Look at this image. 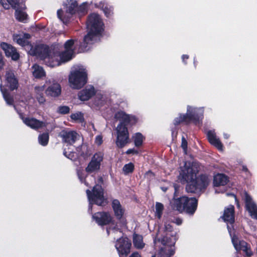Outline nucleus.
Wrapping results in <instances>:
<instances>
[{"label":"nucleus","mask_w":257,"mask_h":257,"mask_svg":"<svg viewBox=\"0 0 257 257\" xmlns=\"http://www.w3.org/2000/svg\"><path fill=\"white\" fill-rule=\"evenodd\" d=\"M74 41L72 39L67 41L64 44L65 51L60 53L62 46L57 44L49 47L46 45H41L36 49L37 52L33 54H39L40 58L45 64L51 67L59 66L61 62H67L72 59L74 49L73 46Z\"/></svg>","instance_id":"nucleus-1"},{"label":"nucleus","mask_w":257,"mask_h":257,"mask_svg":"<svg viewBox=\"0 0 257 257\" xmlns=\"http://www.w3.org/2000/svg\"><path fill=\"white\" fill-rule=\"evenodd\" d=\"M198 170L196 164L185 163L183 167H181L180 177H182L183 183H187L186 187L188 192L195 193L205 189L209 184L208 178L205 176L197 177Z\"/></svg>","instance_id":"nucleus-2"},{"label":"nucleus","mask_w":257,"mask_h":257,"mask_svg":"<svg viewBox=\"0 0 257 257\" xmlns=\"http://www.w3.org/2000/svg\"><path fill=\"white\" fill-rule=\"evenodd\" d=\"M87 34L80 46L81 52L88 51L90 46L98 40L103 30V23L100 17L95 13L91 14L87 21Z\"/></svg>","instance_id":"nucleus-3"},{"label":"nucleus","mask_w":257,"mask_h":257,"mask_svg":"<svg viewBox=\"0 0 257 257\" xmlns=\"http://www.w3.org/2000/svg\"><path fill=\"white\" fill-rule=\"evenodd\" d=\"M115 118L120 121L116 127L117 139L116 145L118 148H123L128 143L129 140V133L126 124L136 123L137 118L132 115H129L122 111L117 112L114 115Z\"/></svg>","instance_id":"nucleus-4"},{"label":"nucleus","mask_w":257,"mask_h":257,"mask_svg":"<svg viewBox=\"0 0 257 257\" xmlns=\"http://www.w3.org/2000/svg\"><path fill=\"white\" fill-rule=\"evenodd\" d=\"M87 71L82 66L72 70L69 76L70 86L73 89H80L87 83Z\"/></svg>","instance_id":"nucleus-5"},{"label":"nucleus","mask_w":257,"mask_h":257,"mask_svg":"<svg viewBox=\"0 0 257 257\" xmlns=\"http://www.w3.org/2000/svg\"><path fill=\"white\" fill-rule=\"evenodd\" d=\"M197 207V200L195 198H188L182 196L174 200V209L179 212L185 211L188 214L192 215Z\"/></svg>","instance_id":"nucleus-6"},{"label":"nucleus","mask_w":257,"mask_h":257,"mask_svg":"<svg viewBox=\"0 0 257 257\" xmlns=\"http://www.w3.org/2000/svg\"><path fill=\"white\" fill-rule=\"evenodd\" d=\"M61 136L66 145V146H64V155L70 160H74L77 157L76 154L70 151L69 150L71 149L69 147L67 148L66 147L72 146L77 140L80 139V135L74 131H64L62 132Z\"/></svg>","instance_id":"nucleus-7"},{"label":"nucleus","mask_w":257,"mask_h":257,"mask_svg":"<svg viewBox=\"0 0 257 257\" xmlns=\"http://www.w3.org/2000/svg\"><path fill=\"white\" fill-rule=\"evenodd\" d=\"M175 234V232H172V226L169 224H166L164 228L159 230L154 242L156 243L158 240L161 241L163 245L172 247L176 240Z\"/></svg>","instance_id":"nucleus-8"},{"label":"nucleus","mask_w":257,"mask_h":257,"mask_svg":"<svg viewBox=\"0 0 257 257\" xmlns=\"http://www.w3.org/2000/svg\"><path fill=\"white\" fill-rule=\"evenodd\" d=\"M203 108H194L188 106L187 111L186 114L180 115L174 120L175 124H178L181 122H189L193 121L195 123H199L202 120L203 114Z\"/></svg>","instance_id":"nucleus-9"},{"label":"nucleus","mask_w":257,"mask_h":257,"mask_svg":"<svg viewBox=\"0 0 257 257\" xmlns=\"http://www.w3.org/2000/svg\"><path fill=\"white\" fill-rule=\"evenodd\" d=\"M86 194L89 202L88 211L92 212V204H96L97 205H102L104 198L103 190L101 186L98 185L95 186L92 190V193L89 190H86Z\"/></svg>","instance_id":"nucleus-10"},{"label":"nucleus","mask_w":257,"mask_h":257,"mask_svg":"<svg viewBox=\"0 0 257 257\" xmlns=\"http://www.w3.org/2000/svg\"><path fill=\"white\" fill-rule=\"evenodd\" d=\"M227 229L231 237L232 244L236 250H242L246 256H250L252 254V252L250 249L249 245L245 241L239 240L234 234H232L231 227L227 225Z\"/></svg>","instance_id":"nucleus-11"},{"label":"nucleus","mask_w":257,"mask_h":257,"mask_svg":"<svg viewBox=\"0 0 257 257\" xmlns=\"http://www.w3.org/2000/svg\"><path fill=\"white\" fill-rule=\"evenodd\" d=\"M31 36L29 34L27 33H20L19 34H15L13 36L14 40L17 42L19 45L24 47L27 46L28 48H30V50L29 51V53L31 55H36L40 58V56L39 54H33V52H37V48L42 45H38L36 46L35 48H33L31 45L30 44L29 39L30 38Z\"/></svg>","instance_id":"nucleus-12"},{"label":"nucleus","mask_w":257,"mask_h":257,"mask_svg":"<svg viewBox=\"0 0 257 257\" xmlns=\"http://www.w3.org/2000/svg\"><path fill=\"white\" fill-rule=\"evenodd\" d=\"M132 244L127 237H120L117 239L115 247L120 257L126 256L130 252Z\"/></svg>","instance_id":"nucleus-13"},{"label":"nucleus","mask_w":257,"mask_h":257,"mask_svg":"<svg viewBox=\"0 0 257 257\" xmlns=\"http://www.w3.org/2000/svg\"><path fill=\"white\" fill-rule=\"evenodd\" d=\"M77 6V5L76 1L70 0L67 5L66 12L65 15H63V12L61 10H59L57 11L58 18L63 23L66 22L70 16L76 12Z\"/></svg>","instance_id":"nucleus-14"},{"label":"nucleus","mask_w":257,"mask_h":257,"mask_svg":"<svg viewBox=\"0 0 257 257\" xmlns=\"http://www.w3.org/2000/svg\"><path fill=\"white\" fill-rule=\"evenodd\" d=\"M103 157V154L101 152L95 153L86 168V171L88 173H92L98 171L100 169Z\"/></svg>","instance_id":"nucleus-15"},{"label":"nucleus","mask_w":257,"mask_h":257,"mask_svg":"<svg viewBox=\"0 0 257 257\" xmlns=\"http://www.w3.org/2000/svg\"><path fill=\"white\" fill-rule=\"evenodd\" d=\"M92 218L96 222L100 225H106L112 220V217L108 212H97L92 215Z\"/></svg>","instance_id":"nucleus-16"},{"label":"nucleus","mask_w":257,"mask_h":257,"mask_svg":"<svg viewBox=\"0 0 257 257\" xmlns=\"http://www.w3.org/2000/svg\"><path fill=\"white\" fill-rule=\"evenodd\" d=\"M1 47L5 52L7 57H10L13 60L16 61L19 58L20 55L16 49L13 46L6 43L1 44Z\"/></svg>","instance_id":"nucleus-17"},{"label":"nucleus","mask_w":257,"mask_h":257,"mask_svg":"<svg viewBox=\"0 0 257 257\" xmlns=\"http://www.w3.org/2000/svg\"><path fill=\"white\" fill-rule=\"evenodd\" d=\"M244 195L246 209L252 218L257 219V206L256 204L247 193L245 192Z\"/></svg>","instance_id":"nucleus-18"},{"label":"nucleus","mask_w":257,"mask_h":257,"mask_svg":"<svg viewBox=\"0 0 257 257\" xmlns=\"http://www.w3.org/2000/svg\"><path fill=\"white\" fill-rule=\"evenodd\" d=\"M46 94L48 96L56 97L59 96L61 93V87L60 85L54 81L45 90Z\"/></svg>","instance_id":"nucleus-19"},{"label":"nucleus","mask_w":257,"mask_h":257,"mask_svg":"<svg viewBox=\"0 0 257 257\" xmlns=\"http://www.w3.org/2000/svg\"><path fill=\"white\" fill-rule=\"evenodd\" d=\"M111 205L115 217L119 220L122 219L125 213V209L120 202L117 199H114L112 201Z\"/></svg>","instance_id":"nucleus-20"},{"label":"nucleus","mask_w":257,"mask_h":257,"mask_svg":"<svg viewBox=\"0 0 257 257\" xmlns=\"http://www.w3.org/2000/svg\"><path fill=\"white\" fill-rule=\"evenodd\" d=\"M20 117L23 122L28 126L33 129H38L45 125L43 121H40L34 118H24L21 114H20Z\"/></svg>","instance_id":"nucleus-21"},{"label":"nucleus","mask_w":257,"mask_h":257,"mask_svg":"<svg viewBox=\"0 0 257 257\" xmlns=\"http://www.w3.org/2000/svg\"><path fill=\"white\" fill-rule=\"evenodd\" d=\"M6 79L7 83V86L11 90L17 89L18 87V81L16 79L14 73L10 70L6 71Z\"/></svg>","instance_id":"nucleus-22"},{"label":"nucleus","mask_w":257,"mask_h":257,"mask_svg":"<svg viewBox=\"0 0 257 257\" xmlns=\"http://www.w3.org/2000/svg\"><path fill=\"white\" fill-rule=\"evenodd\" d=\"M207 137L211 144L216 147L219 150L222 151L223 145L219 139L217 137L214 130L209 131L207 133Z\"/></svg>","instance_id":"nucleus-23"},{"label":"nucleus","mask_w":257,"mask_h":257,"mask_svg":"<svg viewBox=\"0 0 257 257\" xmlns=\"http://www.w3.org/2000/svg\"><path fill=\"white\" fill-rule=\"evenodd\" d=\"M234 208L233 205H229L224 209L222 218L227 223L232 224L234 221Z\"/></svg>","instance_id":"nucleus-24"},{"label":"nucleus","mask_w":257,"mask_h":257,"mask_svg":"<svg viewBox=\"0 0 257 257\" xmlns=\"http://www.w3.org/2000/svg\"><path fill=\"white\" fill-rule=\"evenodd\" d=\"M95 93L94 88L92 86H88L79 92L78 97L81 100L86 101L91 98Z\"/></svg>","instance_id":"nucleus-25"},{"label":"nucleus","mask_w":257,"mask_h":257,"mask_svg":"<svg viewBox=\"0 0 257 257\" xmlns=\"http://www.w3.org/2000/svg\"><path fill=\"white\" fill-rule=\"evenodd\" d=\"M45 85L36 86L34 88L35 97L40 104H44L46 101L43 94Z\"/></svg>","instance_id":"nucleus-26"},{"label":"nucleus","mask_w":257,"mask_h":257,"mask_svg":"<svg viewBox=\"0 0 257 257\" xmlns=\"http://www.w3.org/2000/svg\"><path fill=\"white\" fill-rule=\"evenodd\" d=\"M228 181L226 176L222 174H218L214 177L213 183L215 186H224Z\"/></svg>","instance_id":"nucleus-27"},{"label":"nucleus","mask_w":257,"mask_h":257,"mask_svg":"<svg viewBox=\"0 0 257 257\" xmlns=\"http://www.w3.org/2000/svg\"><path fill=\"white\" fill-rule=\"evenodd\" d=\"M32 69L33 75L36 78H41L46 75L43 68L37 64L34 65L32 67Z\"/></svg>","instance_id":"nucleus-28"},{"label":"nucleus","mask_w":257,"mask_h":257,"mask_svg":"<svg viewBox=\"0 0 257 257\" xmlns=\"http://www.w3.org/2000/svg\"><path fill=\"white\" fill-rule=\"evenodd\" d=\"M133 244L137 249H142L145 246L143 236L141 235L134 233L133 235Z\"/></svg>","instance_id":"nucleus-29"},{"label":"nucleus","mask_w":257,"mask_h":257,"mask_svg":"<svg viewBox=\"0 0 257 257\" xmlns=\"http://www.w3.org/2000/svg\"><path fill=\"white\" fill-rule=\"evenodd\" d=\"M1 87V90L3 94V97L6 101L7 103L9 105L13 104V97L10 94L9 92L8 91V90L4 88V87L1 84L0 86Z\"/></svg>","instance_id":"nucleus-30"},{"label":"nucleus","mask_w":257,"mask_h":257,"mask_svg":"<svg viewBox=\"0 0 257 257\" xmlns=\"http://www.w3.org/2000/svg\"><path fill=\"white\" fill-rule=\"evenodd\" d=\"M27 14L23 10H20L18 8L16 9L15 17L18 21L24 22L27 19Z\"/></svg>","instance_id":"nucleus-31"},{"label":"nucleus","mask_w":257,"mask_h":257,"mask_svg":"<svg viewBox=\"0 0 257 257\" xmlns=\"http://www.w3.org/2000/svg\"><path fill=\"white\" fill-rule=\"evenodd\" d=\"M133 138L136 146L139 147L142 145L144 140V137L141 133H137L135 134L133 136Z\"/></svg>","instance_id":"nucleus-32"},{"label":"nucleus","mask_w":257,"mask_h":257,"mask_svg":"<svg viewBox=\"0 0 257 257\" xmlns=\"http://www.w3.org/2000/svg\"><path fill=\"white\" fill-rule=\"evenodd\" d=\"M39 143L42 146H46L47 145L49 141V135L47 133H44L40 135L38 138Z\"/></svg>","instance_id":"nucleus-33"},{"label":"nucleus","mask_w":257,"mask_h":257,"mask_svg":"<svg viewBox=\"0 0 257 257\" xmlns=\"http://www.w3.org/2000/svg\"><path fill=\"white\" fill-rule=\"evenodd\" d=\"M163 210V205L161 203L157 202L156 204L155 215L158 218L160 219L161 217Z\"/></svg>","instance_id":"nucleus-34"},{"label":"nucleus","mask_w":257,"mask_h":257,"mask_svg":"<svg viewBox=\"0 0 257 257\" xmlns=\"http://www.w3.org/2000/svg\"><path fill=\"white\" fill-rule=\"evenodd\" d=\"M134 169V165L133 163H130L125 165L122 169L123 171L125 174H128L132 173Z\"/></svg>","instance_id":"nucleus-35"},{"label":"nucleus","mask_w":257,"mask_h":257,"mask_svg":"<svg viewBox=\"0 0 257 257\" xmlns=\"http://www.w3.org/2000/svg\"><path fill=\"white\" fill-rule=\"evenodd\" d=\"M87 9V3H83L79 7H77L76 11L81 14H84L86 12Z\"/></svg>","instance_id":"nucleus-36"},{"label":"nucleus","mask_w":257,"mask_h":257,"mask_svg":"<svg viewBox=\"0 0 257 257\" xmlns=\"http://www.w3.org/2000/svg\"><path fill=\"white\" fill-rule=\"evenodd\" d=\"M71 118L76 121H80L82 119L83 115L81 112H76L71 115Z\"/></svg>","instance_id":"nucleus-37"},{"label":"nucleus","mask_w":257,"mask_h":257,"mask_svg":"<svg viewBox=\"0 0 257 257\" xmlns=\"http://www.w3.org/2000/svg\"><path fill=\"white\" fill-rule=\"evenodd\" d=\"M107 232L108 235L111 233L116 232L117 233H119V236H121L122 234L121 232L119 229H117L115 226L111 227V226L107 229Z\"/></svg>","instance_id":"nucleus-38"},{"label":"nucleus","mask_w":257,"mask_h":257,"mask_svg":"<svg viewBox=\"0 0 257 257\" xmlns=\"http://www.w3.org/2000/svg\"><path fill=\"white\" fill-rule=\"evenodd\" d=\"M7 1L14 9H17L19 7L20 0H7Z\"/></svg>","instance_id":"nucleus-39"},{"label":"nucleus","mask_w":257,"mask_h":257,"mask_svg":"<svg viewBox=\"0 0 257 257\" xmlns=\"http://www.w3.org/2000/svg\"><path fill=\"white\" fill-rule=\"evenodd\" d=\"M5 66V62L3 60V56L2 54L0 52V80H2V74L1 73L4 70V67Z\"/></svg>","instance_id":"nucleus-40"},{"label":"nucleus","mask_w":257,"mask_h":257,"mask_svg":"<svg viewBox=\"0 0 257 257\" xmlns=\"http://www.w3.org/2000/svg\"><path fill=\"white\" fill-rule=\"evenodd\" d=\"M181 147L183 149L185 154H187V142L184 137H182Z\"/></svg>","instance_id":"nucleus-41"},{"label":"nucleus","mask_w":257,"mask_h":257,"mask_svg":"<svg viewBox=\"0 0 257 257\" xmlns=\"http://www.w3.org/2000/svg\"><path fill=\"white\" fill-rule=\"evenodd\" d=\"M69 108L67 106H62L59 107L58 111L60 113L66 114L69 112Z\"/></svg>","instance_id":"nucleus-42"},{"label":"nucleus","mask_w":257,"mask_h":257,"mask_svg":"<svg viewBox=\"0 0 257 257\" xmlns=\"http://www.w3.org/2000/svg\"><path fill=\"white\" fill-rule=\"evenodd\" d=\"M95 143L97 145H101L102 143V137L100 135L97 136L95 139Z\"/></svg>","instance_id":"nucleus-43"},{"label":"nucleus","mask_w":257,"mask_h":257,"mask_svg":"<svg viewBox=\"0 0 257 257\" xmlns=\"http://www.w3.org/2000/svg\"><path fill=\"white\" fill-rule=\"evenodd\" d=\"M126 153L127 154H137L138 153V152L137 150H136L135 149H128L126 152Z\"/></svg>","instance_id":"nucleus-44"},{"label":"nucleus","mask_w":257,"mask_h":257,"mask_svg":"<svg viewBox=\"0 0 257 257\" xmlns=\"http://www.w3.org/2000/svg\"><path fill=\"white\" fill-rule=\"evenodd\" d=\"M153 176H154V174H153V173L152 172H151V171H149V172H148L146 174V175H145V177H147V178H151V177H153Z\"/></svg>","instance_id":"nucleus-45"},{"label":"nucleus","mask_w":257,"mask_h":257,"mask_svg":"<svg viewBox=\"0 0 257 257\" xmlns=\"http://www.w3.org/2000/svg\"><path fill=\"white\" fill-rule=\"evenodd\" d=\"M107 9L105 8V9L104 10V12L107 17H109L110 15H111V10H109V12H107Z\"/></svg>","instance_id":"nucleus-46"},{"label":"nucleus","mask_w":257,"mask_h":257,"mask_svg":"<svg viewBox=\"0 0 257 257\" xmlns=\"http://www.w3.org/2000/svg\"><path fill=\"white\" fill-rule=\"evenodd\" d=\"M129 257H141V255L137 252L133 253Z\"/></svg>","instance_id":"nucleus-47"},{"label":"nucleus","mask_w":257,"mask_h":257,"mask_svg":"<svg viewBox=\"0 0 257 257\" xmlns=\"http://www.w3.org/2000/svg\"><path fill=\"white\" fill-rule=\"evenodd\" d=\"M174 253V250L173 249L172 247L169 249V253L167 254V256H171V255H173Z\"/></svg>","instance_id":"nucleus-48"},{"label":"nucleus","mask_w":257,"mask_h":257,"mask_svg":"<svg viewBox=\"0 0 257 257\" xmlns=\"http://www.w3.org/2000/svg\"><path fill=\"white\" fill-rule=\"evenodd\" d=\"M175 222L177 224V225H180L182 224V221L181 219L180 218H177L175 219Z\"/></svg>","instance_id":"nucleus-49"},{"label":"nucleus","mask_w":257,"mask_h":257,"mask_svg":"<svg viewBox=\"0 0 257 257\" xmlns=\"http://www.w3.org/2000/svg\"><path fill=\"white\" fill-rule=\"evenodd\" d=\"M188 58H189V56L187 55H183L182 57V60L184 62L185 61V59H188Z\"/></svg>","instance_id":"nucleus-50"},{"label":"nucleus","mask_w":257,"mask_h":257,"mask_svg":"<svg viewBox=\"0 0 257 257\" xmlns=\"http://www.w3.org/2000/svg\"><path fill=\"white\" fill-rule=\"evenodd\" d=\"M3 7L6 9H9V8H10V4H3Z\"/></svg>","instance_id":"nucleus-51"},{"label":"nucleus","mask_w":257,"mask_h":257,"mask_svg":"<svg viewBox=\"0 0 257 257\" xmlns=\"http://www.w3.org/2000/svg\"><path fill=\"white\" fill-rule=\"evenodd\" d=\"M223 136H224V138L226 139H228L229 137V135L228 134H225V133H224L223 134Z\"/></svg>","instance_id":"nucleus-52"},{"label":"nucleus","mask_w":257,"mask_h":257,"mask_svg":"<svg viewBox=\"0 0 257 257\" xmlns=\"http://www.w3.org/2000/svg\"><path fill=\"white\" fill-rule=\"evenodd\" d=\"M161 188L164 192H166L168 189V187H162Z\"/></svg>","instance_id":"nucleus-53"},{"label":"nucleus","mask_w":257,"mask_h":257,"mask_svg":"<svg viewBox=\"0 0 257 257\" xmlns=\"http://www.w3.org/2000/svg\"><path fill=\"white\" fill-rule=\"evenodd\" d=\"M243 170L245 171H246L247 170V169L246 168V167H243Z\"/></svg>","instance_id":"nucleus-54"},{"label":"nucleus","mask_w":257,"mask_h":257,"mask_svg":"<svg viewBox=\"0 0 257 257\" xmlns=\"http://www.w3.org/2000/svg\"><path fill=\"white\" fill-rule=\"evenodd\" d=\"M51 81H50V80H47V81H46V83L47 84V83H51Z\"/></svg>","instance_id":"nucleus-55"},{"label":"nucleus","mask_w":257,"mask_h":257,"mask_svg":"<svg viewBox=\"0 0 257 257\" xmlns=\"http://www.w3.org/2000/svg\"><path fill=\"white\" fill-rule=\"evenodd\" d=\"M78 175L79 178H80V180L82 181V179L80 177L79 173H78Z\"/></svg>","instance_id":"nucleus-56"},{"label":"nucleus","mask_w":257,"mask_h":257,"mask_svg":"<svg viewBox=\"0 0 257 257\" xmlns=\"http://www.w3.org/2000/svg\"><path fill=\"white\" fill-rule=\"evenodd\" d=\"M174 188H175V193H176V190H177V187H176V185H174Z\"/></svg>","instance_id":"nucleus-57"},{"label":"nucleus","mask_w":257,"mask_h":257,"mask_svg":"<svg viewBox=\"0 0 257 257\" xmlns=\"http://www.w3.org/2000/svg\"><path fill=\"white\" fill-rule=\"evenodd\" d=\"M215 192H216V193H219V192H218V191H217V190H215Z\"/></svg>","instance_id":"nucleus-58"},{"label":"nucleus","mask_w":257,"mask_h":257,"mask_svg":"<svg viewBox=\"0 0 257 257\" xmlns=\"http://www.w3.org/2000/svg\"><path fill=\"white\" fill-rule=\"evenodd\" d=\"M85 184L86 185V186H88L89 185L87 182H85Z\"/></svg>","instance_id":"nucleus-59"},{"label":"nucleus","mask_w":257,"mask_h":257,"mask_svg":"<svg viewBox=\"0 0 257 257\" xmlns=\"http://www.w3.org/2000/svg\"><path fill=\"white\" fill-rule=\"evenodd\" d=\"M237 206L239 207V205H238V203H237Z\"/></svg>","instance_id":"nucleus-60"},{"label":"nucleus","mask_w":257,"mask_h":257,"mask_svg":"<svg viewBox=\"0 0 257 257\" xmlns=\"http://www.w3.org/2000/svg\"><path fill=\"white\" fill-rule=\"evenodd\" d=\"M152 257H156L155 255H153Z\"/></svg>","instance_id":"nucleus-61"}]
</instances>
